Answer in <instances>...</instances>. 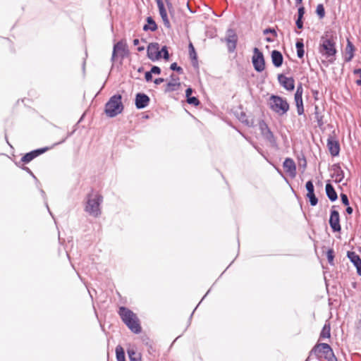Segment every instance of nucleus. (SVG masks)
I'll return each instance as SVG.
<instances>
[{
    "mask_svg": "<svg viewBox=\"0 0 361 361\" xmlns=\"http://www.w3.org/2000/svg\"><path fill=\"white\" fill-rule=\"evenodd\" d=\"M170 68L172 71H176L178 73L182 74L183 73V70L181 67L178 66L176 63H173L171 64Z\"/></svg>",
    "mask_w": 361,
    "mask_h": 361,
    "instance_id": "e433bc0d",
    "label": "nucleus"
},
{
    "mask_svg": "<svg viewBox=\"0 0 361 361\" xmlns=\"http://www.w3.org/2000/svg\"><path fill=\"white\" fill-rule=\"evenodd\" d=\"M356 84L359 86H361V78L360 80H356Z\"/></svg>",
    "mask_w": 361,
    "mask_h": 361,
    "instance_id": "6e6d98bb",
    "label": "nucleus"
},
{
    "mask_svg": "<svg viewBox=\"0 0 361 361\" xmlns=\"http://www.w3.org/2000/svg\"><path fill=\"white\" fill-rule=\"evenodd\" d=\"M47 208L48 209V210L49 211V206L47 204Z\"/></svg>",
    "mask_w": 361,
    "mask_h": 361,
    "instance_id": "0e129e2a",
    "label": "nucleus"
},
{
    "mask_svg": "<svg viewBox=\"0 0 361 361\" xmlns=\"http://www.w3.org/2000/svg\"><path fill=\"white\" fill-rule=\"evenodd\" d=\"M128 54L127 45L123 41H119L114 44L111 56V61L114 62L116 56H120L121 59L125 58Z\"/></svg>",
    "mask_w": 361,
    "mask_h": 361,
    "instance_id": "6e6552de",
    "label": "nucleus"
},
{
    "mask_svg": "<svg viewBox=\"0 0 361 361\" xmlns=\"http://www.w3.org/2000/svg\"><path fill=\"white\" fill-rule=\"evenodd\" d=\"M323 115L322 112L319 111V108L317 106H315L314 107V118L316 121L317 122V125L319 127H322L324 124V122L323 121Z\"/></svg>",
    "mask_w": 361,
    "mask_h": 361,
    "instance_id": "c85d7f7f",
    "label": "nucleus"
},
{
    "mask_svg": "<svg viewBox=\"0 0 361 361\" xmlns=\"http://www.w3.org/2000/svg\"><path fill=\"white\" fill-rule=\"evenodd\" d=\"M103 197L97 192H92L87 195L85 206V211L90 216L98 217L101 214L100 205Z\"/></svg>",
    "mask_w": 361,
    "mask_h": 361,
    "instance_id": "7ed1b4c3",
    "label": "nucleus"
},
{
    "mask_svg": "<svg viewBox=\"0 0 361 361\" xmlns=\"http://www.w3.org/2000/svg\"><path fill=\"white\" fill-rule=\"evenodd\" d=\"M353 73H354L355 75H360V78H361V69H360V68H357V69L354 70Z\"/></svg>",
    "mask_w": 361,
    "mask_h": 361,
    "instance_id": "8fccbe9b",
    "label": "nucleus"
},
{
    "mask_svg": "<svg viewBox=\"0 0 361 361\" xmlns=\"http://www.w3.org/2000/svg\"><path fill=\"white\" fill-rule=\"evenodd\" d=\"M187 102L195 106L200 104V101L196 97H188V99H187Z\"/></svg>",
    "mask_w": 361,
    "mask_h": 361,
    "instance_id": "c9c22d12",
    "label": "nucleus"
},
{
    "mask_svg": "<svg viewBox=\"0 0 361 361\" xmlns=\"http://www.w3.org/2000/svg\"><path fill=\"white\" fill-rule=\"evenodd\" d=\"M331 351L333 350L329 344L324 343H317L310 352L309 357L314 355L318 360H322L325 359Z\"/></svg>",
    "mask_w": 361,
    "mask_h": 361,
    "instance_id": "423d86ee",
    "label": "nucleus"
},
{
    "mask_svg": "<svg viewBox=\"0 0 361 361\" xmlns=\"http://www.w3.org/2000/svg\"><path fill=\"white\" fill-rule=\"evenodd\" d=\"M309 360H310V357H308L305 360V361H309Z\"/></svg>",
    "mask_w": 361,
    "mask_h": 361,
    "instance_id": "680f3d73",
    "label": "nucleus"
},
{
    "mask_svg": "<svg viewBox=\"0 0 361 361\" xmlns=\"http://www.w3.org/2000/svg\"><path fill=\"white\" fill-rule=\"evenodd\" d=\"M271 61L275 67H280L283 64V57L282 54L277 50L271 51Z\"/></svg>",
    "mask_w": 361,
    "mask_h": 361,
    "instance_id": "b1692460",
    "label": "nucleus"
},
{
    "mask_svg": "<svg viewBox=\"0 0 361 361\" xmlns=\"http://www.w3.org/2000/svg\"><path fill=\"white\" fill-rule=\"evenodd\" d=\"M329 224L334 231H341V227L340 225L339 213L336 210H331L329 219Z\"/></svg>",
    "mask_w": 361,
    "mask_h": 361,
    "instance_id": "dca6fc26",
    "label": "nucleus"
},
{
    "mask_svg": "<svg viewBox=\"0 0 361 361\" xmlns=\"http://www.w3.org/2000/svg\"><path fill=\"white\" fill-rule=\"evenodd\" d=\"M152 74H160L161 73V68L158 66H154L151 68V71Z\"/></svg>",
    "mask_w": 361,
    "mask_h": 361,
    "instance_id": "37998d69",
    "label": "nucleus"
},
{
    "mask_svg": "<svg viewBox=\"0 0 361 361\" xmlns=\"http://www.w3.org/2000/svg\"><path fill=\"white\" fill-rule=\"evenodd\" d=\"M192 93V89L189 87L185 90V96L186 98L188 99V97H192L191 94Z\"/></svg>",
    "mask_w": 361,
    "mask_h": 361,
    "instance_id": "de8ad7c7",
    "label": "nucleus"
},
{
    "mask_svg": "<svg viewBox=\"0 0 361 361\" xmlns=\"http://www.w3.org/2000/svg\"><path fill=\"white\" fill-rule=\"evenodd\" d=\"M41 192H42L43 195H44V190H41Z\"/></svg>",
    "mask_w": 361,
    "mask_h": 361,
    "instance_id": "e2e57ef3",
    "label": "nucleus"
},
{
    "mask_svg": "<svg viewBox=\"0 0 361 361\" xmlns=\"http://www.w3.org/2000/svg\"><path fill=\"white\" fill-rule=\"evenodd\" d=\"M127 353L130 359V361H141V355L137 353L134 348H129L127 350Z\"/></svg>",
    "mask_w": 361,
    "mask_h": 361,
    "instance_id": "bb28decb",
    "label": "nucleus"
},
{
    "mask_svg": "<svg viewBox=\"0 0 361 361\" xmlns=\"http://www.w3.org/2000/svg\"><path fill=\"white\" fill-rule=\"evenodd\" d=\"M147 25H145L143 27L144 30H145V31L151 30L152 32L157 30V25L152 17H147Z\"/></svg>",
    "mask_w": 361,
    "mask_h": 361,
    "instance_id": "cd10ccee",
    "label": "nucleus"
},
{
    "mask_svg": "<svg viewBox=\"0 0 361 361\" xmlns=\"http://www.w3.org/2000/svg\"><path fill=\"white\" fill-rule=\"evenodd\" d=\"M331 327L329 323H326L322 328V330L319 335L320 339L329 338L331 336Z\"/></svg>",
    "mask_w": 361,
    "mask_h": 361,
    "instance_id": "c756f323",
    "label": "nucleus"
},
{
    "mask_svg": "<svg viewBox=\"0 0 361 361\" xmlns=\"http://www.w3.org/2000/svg\"><path fill=\"white\" fill-rule=\"evenodd\" d=\"M121 96L115 94L110 97L105 105V114L110 118L120 114L123 110V105L121 102Z\"/></svg>",
    "mask_w": 361,
    "mask_h": 361,
    "instance_id": "20e7f679",
    "label": "nucleus"
},
{
    "mask_svg": "<svg viewBox=\"0 0 361 361\" xmlns=\"http://www.w3.org/2000/svg\"><path fill=\"white\" fill-rule=\"evenodd\" d=\"M353 208L350 207H348L346 208V212L348 214H351L353 213Z\"/></svg>",
    "mask_w": 361,
    "mask_h": 361,
    "instance_id": "3c124183",
    "label": "nucleus"
},
{
    "mask_svg": "<svg viewBox=\"0 0 361 361\" xmlns=\"http://www.w3.org/2000/svg\"><path fill=\"white\" fill-rule=\"evenodd\" d=\"M118 314L123 323L128 329L135 334H140L142 331L139 319L137 315L130 310L125 307H121Z\"/></svg>",
    "mask_w": 361,
    "mask_h": 361,
    "instance_id": "f257e3e1",
    "label": "nucleus"
},
{
    "mask_svg": "<svg viewBox=\"0 0 361 361\" xmlns=\"http://www.w3.org/2000/svg\"><path fill=\"white\" fill-rule=\"evenodd\" d=\"M269 106L272 111L279 115L285 114L289 109V104L286 99L276 95H272L270 97Z\"/></svg>",
    "mask_w": 361,
    "mask_h": 361,
    "instance_id": "39448f33",
    "label": "nucleus"
},
{
    "mask_svg": "<svg viewBox=\"0 0 361 361\" xmlns=\"http://www.w3.org/2000/svg\"><path fill=\"white\" fill-rule=\"evenodd\" d=\"M354 51H355L354 45L349 39H348L347 45H346L345 51V57H344L345 61L346 62H349L353 59V58L354 57Z\"/></svg>",
    "mask_w": 361,
    "mask_h": 361,
    "instance_id": "393cba45",
    "label": "nucleus"
},
{
    "mask_svg": "<svg viewBox=\"0 0 361 361\" xmlns=\"http://www.w3.org/2000/svg\"><path fill=\"white\" fill-rule=\"evenodd\" d=\"M147 56L152 61L159 60L161 57L158 43H150L147 47Z\"/></svg>",
    "mask_w": 361,
    "mask_h": 361,
    "instance_id": "f8f14e48",
    "label": "nucleus"
},
{
    "mask_svg": "<svg viewBox=\"0 0 361 361\" xmlns=\"http://www.w3.org/2000/svg\"><path fill=\"white\" fill-rule=\"evenodd\" d=\"M47 149H48V148L45 147V148L35 149L30 152H28V153L25 154L21 158V161H23V163H29L30 161H31L32 159H34L37 156L45 152Z\"/></svg>",
    "mask_w": 361,
    "mask_h": 361,
    "instance_id": "aec40b11",
    "label": "nucleus"
},
{
    "mask_svg": "<svg viewBox=\"0 0 361 361\" xmlns=\"http://www.w3.org/2000/svg\"><path fill=\"white\" fill-rule=\"evenodd\" d=\"M149 102V97L144 93H137L135 97V106L138 109H144Z\"/></svg>",
    "mask_w": 361,
    "mask_h": 361,
    "instance_id": "412c9836",
    "label": "nucleus"
},
{
    "mask_svg": "<svg viewBox=\"0 0 361 361\" xmlns=\"http://www.w3.org/2000/svg\"><path fill=\"white\" fill-rule=\"evenodd\" d=\"M278 80L280 84L287 90L292 91L295 88V80L293 78H288L283 75H279Z\"/></svg>",
    "mask_w": 361,
    "mask_h": 361,
    "instance_id": "f3484780",
    "label": "nucleus"
},
{
    "mask_svg": "<svg viewBox=\"0 0 361 361\" xmlns=\"http://www.w3.org/2000/svg\"><path fill=\"white\" fill-rule=\"evenodd\" d=\"M138 44H139V39H135L133 40V44H134L135 46H136V45H137Z\"/></svg>",
    "mask_w": 361,
    "mask_h": 361,
    "instance_id": "864d4df0",
    "label": "nucleus"
},
{
    "mask_svg": "<svg viewBox=\"0 0 361 361\" xmlns=\"http://www.w3.org/2000/svg\"><path fill=\"white\" fill-rule=\"evenodd\" d=\"M296 26L298 29H302L303 27L302 18H298L296 20Z\"/></svg>",
    "mask_w": 361,
    "mask_h": 361,
    "instance_id": "a18cd8bd",
    "label": "nucleus"
},
{
    "mask_svg": "<svg viewBox=\"0 0 361 361\" xmlns=\"http://www.w3.org/2000/svg\"><path fill=\"white\" fill-rule=\"evenodd\" d=\"M266 41L268 42H272L274 41V39L270 37H267Z\"/></svg>",
    "mask_w": 361,
    "mask_h": 361,
    "instance_id": "5fc2aeb1",
    "label": "nucleus"
},
{
    "mask_svg": "<svg viewBox=\"0 0 361 361\" xmlns=\"http://www.w3.org/2000/svg\"><path fill=\"white\" fill-rule=\"evenodd\" d=\"M165 80L164 78H156L154 80V82L156 84V85H159L161 84V82H164Z\"/></svg>",
    "mask_w": 361,
    "mask_h": 361,
    "instance_id": "09e8293b",
    "label": "nucleus"
},
{
    "mask_svg": "<svg viewBox=\"0 0 361 361\" xmlns=\"http://www.w3.org/2000/svg\"><path fill=\"white\" fill-rule=\"evenodd\" d=\"M283 167L285 171L292 178H295L297 174L296 165L293 159L291 158H286L283 163Z\"/></svg>",
    "mask_w": 361,
    "mask_h": 361,
    "instance_id": "2eb2a0df",
    "label": "nucleus"
},
{
    "mask_svg": "<svg viewBox=\"0 0 361 361\" xmlns=\"http://www.w3.org/2000/svg\"><path fill=\"white\" fill-rule=\"evenodd\" d=\"M333 174L331 177L334 179L336 183H341L344 178V172L341 169V166L337 164H334L332 167Z\"/></svg>",
    "mask_w": 361,
    "mask_h": 361,
    "instance_id": "5701e85b",
    "label": "nucleus"
},
{
    "mask_svg": "<svg viewBox=\"0 0 361 361\" xmlns=\"http://www.w3.org/2000/svg\"><path fill=\"white\" fill-rule=\"evenodd\" d=\"M326 257L329 263L331 265H334V252L333 249H329L326 252Z\"/></svg>",
    "mask_w": 361,
    "mask_h": 361,
    "instance_id": "72a5a7b5",
    "label": "nucleus"
},
{
    "mask_svg": "<svg viewBox=\"0 0 361 361\" xmlns=\"http://www.w3.org/2000/svg\"><path fill=\"white\" fill-rule=\"evenodd\" d=\"M155 1L157 2V7L159 9V13L161 18V20L163 21L164 26L166 28L170 29L171 27V23H170L169 17H168L166 8L164 5V1L162 0H155Z\"/></svg>",
    "mask_w": 361,
    "mask_h": 361,
    "instance_id": "9d476101",
    "label": "nucleus"
},
{
    "mask_svg": "<svg viewBox=\"0 0 361 361\" xmlns=\"http://www.w3.org/2000/svg\"><path fill=\"white\" fill-rule=\"evenodd\" d=\"M326 193L328 198L331 202L336 201L338 198L336 192L335 191L334 187L330 183H327L326 185Z\"/></svg>",
    "mask_w": 361,
    "mask_h": 361,
    "instance_id": "a878e982",
    "label": "nucleus"
},
{
    "mask_svg": "<svg viewBox=\"0 0 361 361\" xmlns=\"http://www.w3.org/2000/svg\"><path fill=\"white\" fill-rule=\"evenodd\" d=\"M303 161H304V163L302 164V167H303V169H305V167H306V164H307V163H306V160H305V159H304V160H303Z\"/></svg>",
    "mask_w": 361,
    "mask_h": 361,
    "instance_id": "4d7b16f0",
    "label": "nucleus"
},
{
    "mask_svg": "<svg viewBox=\"0 0 361 361\" xmlns=\"http://www.w3.org/2000/svg\"><path fill=\"white\" fill-rule=\"evenodd\" d=\"M225 41L227 44L228 51L231 53L233 52L236 48L238 36L233 29L227 30Z\"/></svg>",
    "mask_w": 361,
    "mask_h": 361,
    "instance_id": "1a4fd4ad",
    "label": "nucleus"
},
{
    "mask_svg": "<svg viewBox=\"0 0 361 361\" xmlns=\"http://www.w3.org/2000/svg\"><path fill=\"white\" fill-rule=\"evenodd\" d=\"M252 63L257 72H262L265 68V61L263 53L257 47L253 49Z\"/></svg>",
    "mask_w": 361,
    "mask_h": 361,
    "instance_id": "0eeeda50",
    "label": "nucleus"
},
{
    "mask_svg": "<svg viewBox=\"0 0 361 361\" xmlns=\"http://www.w3.org/2000/svg\"><path fill=\"white\" fill-rule=\"evenodd\" d=\"M302 93L303 88L301 84L297 87L296 92L295 94V102L297 106V112L298 115L304 114V107L302 102Z\"/></svg>",
    "mask_w": 361,
    "mask_h": 361,
    "instance_id": "ddd939ff",
    "label": "nucleus"
},
{
    "mask_svg": "<svg viewBox=\"0 0 361 361\" xmlns=\"http://www.w3.org/2000/svg\"><path fill=\"white\" fill-rule=\"evenodd\" d=\"M138 72H142L143 71V67H140L138 68Z\"/></svg>",
    "mask_w": 361,
    "mask_h": 361,
    "instance_id": "052dcab7",
    "label": "nucleus"
},
{
    "mask_svg": "<svg viewBox=\"0 0 361 361\" xmlns=\"http://www.w3.org/2000/svg\"><path fill=\"white\" fill-rule=\"evenodd\" d=\"M259 129L261 131V133L262 136L269 141L271 145L276 144V139L273 134V133L271 131L269 128L268 127L267 124L264 121H262L259 122Z\"/></svg>",
    "mask_w": 361,
    "mask_h": 361,
    "instance_id": "9b49d317",
    "label": "nucleus"
},
{
    "mask_svg": "<svg viewBox=\"0 0 361 361\" xmlns=\"http://www.w3.org/2000/svg\"><path fill=\"white\" fill-rule=\"evenodd\" d=\"M145 80L149 82V81H151L152 79V73L151 71H147L145 73Z\"/></svg>",
    "mask_w": 361,
    "mask_h": 361,
    "instance_id": "49530a36",
    "label": "nucleus"
},
{
    "mask_svg": "<svg viewBox=\"0 0 361 361\" xmlns=\"http://www.w3.org/2000/svg\"><path fill=\"white\" fill-rule=\"evenodd\" d=\"M302 1V0H295V2H296L297 4H301Z\"/></svg>",
    "mask_w": 361,
    "mask_h": 361,
    "instance_id": "bf43d9fd",
    "label": "nucleus"
},
{
    "mask_svg": "<svg viewBox=\"0 0 361 361\" xmlns=\"http://www.w3.org/2000/svg\"><path fill=\"white\" fill-rule=\"evenodd\" d=\"M295 47L297 49V56L298 58L302 59L304 56V44L302 40L296 42Z\"/></svg>",
    "mask_w": 361,
    "mask_h": 361,
    "instance_id": "7c9ffc66",
    "label": "nucleus"
},
{
    "mask_svg": "<svg viewBox=\"0 0 361 361\" xmlns=\"http://www.w3.org/2000/svg\"><path fill=\"white\" fill-rule=\"evenodd\" d=\"M263 33L264 35H267V34H273L274 35H276V32L274 29H272V28H267L265 30H264L263 31Z\"/></svg>",
    "mask_w": 361,
    "mask_h": 361,
    "instance_id": "79ce46f5",
    "label": "nucleus"
},
{
    "mask_svg": "<svg viewBox=\"0 0 361 361\" xmlns=\"http://www.w3.org/2000/svg\"><path fill=\"white\" fill-rule=\"evenodd\" d=\"M24 169H25L27 172H28L30 174H31L34 178H35V176L33 175L32 172L30 170V169H29V168H27V167H25V168H24Z\"/></svg>",
    "mask_w": 361,
    "mask_h": 361,
    "instance_id": "603ef678",
    "label": "nucleus"
},
{
    "mask_svg": "<svg viewBox=\"0 0 361 361\" xmlns=\"http://www.w3.org/2000/svg\"><path fill=\"white\" fill-rule=\"evenodd\" d=\"M347 256L350 262L354 264L357 269L358 275L361 276V259L358 255L355 252L348 251Z\"/></svg>",
    "mask_w": 361,
    "mask_h": 361,
    "instance_id": "4be33fe9",
    "label": "nucleus"
},
{
    "mask_svg": "<svg viewBox=\"0 0 361 361\" xmlns=\"http://www.w3.org/2000/svg\"><path fill=\"white\" fill-rule=\"evenodd\" d=\"M116 354L117 361H126L125 352L121 345H117L116 348Z\"/></svg>",
    "mask_w": 361,
    "mask_h": 361,
    "instance_id": "2f4dec72",
    "label": "nucleus"
},
{
    "mask_svg": "<svg viewBox=\"0 0 361 361\" xmlns=\"http://www.w3.org/2000/svg\"><path fill=\"white\" fill-rule=\"evenodd\" d=\"M144 49H145L144 47H139L137 48V50H138L139 51H143Z\"/></svg>",
    "mask_w": 361,
    "mask_h": 361,
    "instance_id": "13d9d810",
    "label": "nucleus"
},
{
    "mask_svg": "<svg viewBox=\"0 0 361 361\" xmlns=\"http://www.w3.org/2000/svg\"><path fill=\"white\" fill-rule=\"evenodd\" d=\"M316 13L319 18H323L325 16V10L323 4H318L316 8Z\"/></svg>",
    "mask_w": 361,
    "mask_h": 361,
    "instance_id": "473e14b6",
    "label": "nucleus"
},
{
    "mask_svg": "<svg viewBox=\"0 0 361 361\" xmlns=\"http://www.w3.org/2000/svg\"><path fill=\"white\" fill-rule=\"evenodd\" d=\"M180 87L179 78L175 74H171L170 80L166 83L164 91L165 92H171L177 91Z\"/></svg>",
    "mask_w": 361,
    "mask_h": 361,
    "instance_id": "4468645a",
    "label": "nucleus"
},
{
    "mask_svg": "<svg viewBox=\"0 0 361 361\" xmlns=\"http://www.w3.org/2000/svg\"><path fill=\"white\" fill-rule=\"evenodd\" d=\"M188 47H189L190 57L191 58L192 60H197V54H196L195 48L191 42L189 44Z\"/></svg>",
    "mask_w": 361,
    "mask_h": 361,
    "instance_id": "f704fd0d",
    "label": "nucleus"
},
{
    "mask_svg": "<svg viewBox=\"0 0 361 361\" xmlns=\"http://www.w3.org/2000/svg\"><path fill=\"white\" fill-rule=\"evenodd\" d=\"M327 147L330 154L333 157L338 155L340 152V145L336 139L333 138L332 137H329L327 140Z\"/></svg>",
    "mask_w": 361,
    "mask_h": 361,
    "instance_id": "6ab92c4d",
    "label": "nucleus"
},
{
    "mask_svg": "<svg viewBox=\"0 0 361 361\" xmlns=\"http://www.w3.org/2000/svg\"><path fill=\"white\" fill-rule=\"evenodd\" d=\"M341 201L343 204H345V205L349 204V200H348V196L345 194L342 193L341 195Z\"/></svg>",
    "mask_w": 361,
    "mask_h": 361,
    "instance_id": "a19ab883",
    "label": "nucleus"
},
{
    "mask_svg": "<svg viewBox=\"0 0 361 361\" xmlns=\"http://www.w3.org/2000/svg\"><path fill=\"white\" fill-rule=\"evenodd\" d=\"M165 2H166V7H167L169 13L172 15L173 13V8L172 3L171 2L170 0H165Z\"/></svg>",
    "mask_w": 361,
    "mask_h": 361,
    "instance_id": "ea45409f",
    "label": "nucleus"
},
{
    "mask_svg": "<svg viewBox=\"0 0 361 361\" xmlns=\"http://www.w3.org/2000/svg\"><path fill=\"white\" fill-rule=\"evenodd\" d=\"M336 38L331 32H326L321 37L319 51L322 56L327 59L335 56L337 52Z\"/></svg>",
    "mask_w": 361,
    "mask_h": 361,
    "instance_id": "f03ea898",
    "label": "nucleus"
},
{
    "mask_svg": "<svg viewBox=\"0 0 361 361\" xmlns=\"http://www.w3.org/2000/svg\"><path fill=\"white\" fill-rule=\"evenodd\" d=\"M298 18H303V16L305 14V8L301 6L298 8Z\"/></svg>",
    "mask_w": 361,
    "mask_h": 361,
    "instance_id": "c03bdc74",
    "label": "nucleus"
},
{
    "mask_svg": "<svg viewBox=\"0 0 361 361\" xmlns=\"http://www.w3.org/2000/svg\"><path fill=\"white\" fill-rule=\"evenodd\" d=\"M325 360L327 361H338L336 357L335 356L334 351H331L326 357H325Z\"/></svg>",
    "mask_w": 361,
    "mask_h": 361,
    "instance_id": "58836bf2",
    "label": "nucleus"
},
{
    "mask_svg": "<svg viewBox=\"0 0 361 361\" xmlns=\"http://www.w3.org/2000/svg\"><path fill=\"white\" fill-rule=\"evenodd\" d=\"M160 51H161V54H163V58L165 60H169V54L167 47L166 46H164L161 48V50H160Z\"/></svg>",
    "mask_w": 361,
    "mask_h": 361,
    "instance_id": "4c0bfd02",
    "label": "nucleus"
},
{
    "mask_svg": "<svg viewBox=\"0 0 361 361\" xmlns=\"http://www.w3.org/2000/svg\"><path fill=\"white\" fill-rule=\"evenodd\" d=\"M306 190H307V197L309 198L310 203L312 206H315L318 203V199L314 195V185L312 180H308L305 185Z\"/></svg>",
    "mask_w": 361,
    "mask_h": 361,
    "instance_id": "a211bd4d",
    "label": "nucleus"
}]
</instances>
